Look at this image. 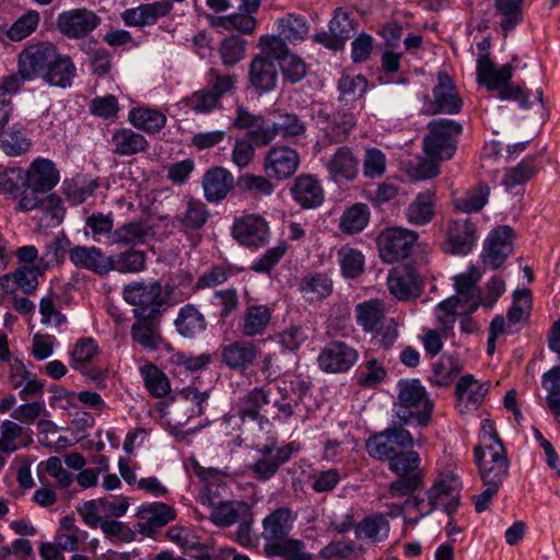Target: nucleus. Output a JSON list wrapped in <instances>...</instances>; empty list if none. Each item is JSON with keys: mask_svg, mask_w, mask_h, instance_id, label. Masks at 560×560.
I'll return each instance as SVG.
<instances>
[{"mask_svg": "<svg viewBox=\"0 0 560 560\" xmlns=\"http://www.w3.org/2000/svg\"><path fill=\"white\" fill-rule=\"evenodd\" d=\"M433 106L431 114H458L463 106V100L458 95L452 78L445 72H439L438 84L433 88Z\"/></svg>", "mask_w": 560, "mask_h": 560, "instance_id": "aec40b11", "label": "nucleus"}, {"mask_svg": "<svg viewBox=\"0 0 560 560\" xmlns=\"http://www.w3.org/2000/svg\"><path fill=\"white\" fill-rule=\"evenodd\" d=\"M368 81L362 75L342 74L338 81L339 98L352 102L360 98L366 91Z\"/></svg>", "mask_w": 560, "mask_h": 560, "instance_id": "680f3d73", "label": "nucleus"}, {"mask_svg": "<svg viewBox=\"0 0 560 560\" xmlns=\"http://www.w3.org/2000/svg\"><path fill=\"white\" fill-rule=\"evenodd\" d=\"M304 542L298 539H284L278 542H267L265 551L268 556L283 557L285 560H312V555L304 551Z\"/></svg>", "mask_w": 560, "mask_h": 560, "instance_id": "de8ad7c7", "label": "nucleus"}, {"mask_svg": "<svg viewBox=\"0 0 560 560\" xmlns=\"http://www.w3.org/2000/svg\"><path fill=\"white\" fill-rule=\"evenodd\" d=\"M293 516L288 508H279L269 514L262 522V537L269 542L285 539L292 528Z\"/></svg>", "mask_w": 560, "mask_h": 560, "instance_id": "72a5a7b5", "label": "nucleus"}, {"mask_svg": "<svg viewBox=\"0 0 560 560\" xmlns=\"http://www.w3.org/2000/svg\"><path fill=\"white\" fill-rule=\"evenodd\" d=\"M397 417L400 422L405 424L411 418H416L420 427H427L431 421L434 405L420 381L400 380L397 383Z\"/></svg>", "mask_w": 560, "mask_h": 560, "instance_id": "f03ea898", "label": "nucleus"}, {"mask_svg": "<svg viewBox=\"0 0 560 560\" xmlns=\"http://www.w3.org/2000/svg\"><path fill=\"white\" fill-rule=\"evenodd\" d=\"M300 291L310 302L320 301L332 292V281L324 273H308L301 279Z\"/></svg>", "mask_w": 560, "mask_h": 560, "instance_id": "ea45409f", "label": "nucleus"}, {"mask_svg": "<svg viewBox=\"0 0 560 560\" xmlns=\"http://www.w3.org/2000/svg\"><path fill=\"white\" fill-rule=\"evenodd\" d=\"M536 172L537 167L534 158H526L516 166L505 171L502 184L508 190H511L517 186L524 185Z\"/></svg>", "mask_w": 560, "mask_h": 560, "instance_id": "864d4df0", "label": "nucleus"}, {"mask_svg": "<svg viewBox=\"0 0 560 560\" xmlns=\"http://www.w3.org/2000/svg\"><path fill=\"white\" fill-rule=\"evenodd\" d=\"M481 272L471 266L467 272L455 277L456 295H453L436 306V318L442 326V334L447 337L452 331L457 314H471L480 306V294L477 283Z\"/></svg>", "mask_w": 560, "mask_h": 560, "instance_id": "f257e3e1", "label": "nucleus"}, {"mask_svg": "<svg viewBox=\"0 0 560 560\" xmlns=\"http://www.w3.org/2000/svg\"><path fill=\"white\" fill-rule=\"evenodd\" d=\"M175 325L178 332L187 338L196 337L207 327L203 315L191 304L180 308Z\"/></svg>", "mask_w": 560, "mask_h": 560, "instance_id": "79ce46f5", "label": "nucleus"}, {"mask_svg": "<svg viewBox=\"0 0 560 560\" xmlns=\"http://www.w3.org/2000/svg\"><path fill=\"white\" fill-rule=\"evenodd\" d=\"M408 221L415 225H424L434 217V194L430 190L418 194L406 211Z\"/></svg>", "mask_w": 560, "mask_h": 560, "instance_id": "a19ab883", "label": "nucleus"}, {"mask_svg": "<svg viewBox=\"0 0 560 560\" xmlns=\"http://www.w3.org/2000/svg\"><path fill=\"white\" fill-rule=\"evenodd\" d=\"M513 69L510 63L498 69L489 58V54L481 55L477 60V81L479 84L486 85L489 91L499 90L501 100H515L523 108H527V93L518 85L509 84Z\"/></svg>", "mask_w": 560, "mask_h": 560, "instance_id": "7ed1b4c3", "label": "nucleus"}, {"mask_svg": "<svg viewBox=\"0 0 560 560\" xmlns=\"http://www.w3.org/2000/svg\"><path fill=\"white\" fill-rule=\"evenodd\" d=\"M234 187V177L225 168L217 166L208 170L202 179L205 198L209 202L224 199Z\"/></svg>", "mask_w": 560, "mask_h": 560, "instance_id": "7c9ffc66", "label": "nucleus"}, {"mask_svg": "<svg viewBox=\"0 0 560 560\" xmlns=\"http://www.w3.org/2000/svg\"><path fill=\"white\" fill-rule=\"evenodd\" d=\"M292 198L304 209H314L324 202V189L313 175H300L290 188Z\"/></svg>", "mask_w": 560, "mask_h": 560, "instance_id": "bb28decb", "label": "nucleus"}, {"mask_svg": "<svg viewBox=\"0 0 560 560\" xmlns=\"http://www.w3.org/2000/svg\"><path fill=\"white\" fill-rule=\"evenodd\" d=\"M173 9L168 1L142 3L136 8L127 9L121 13V20L128 26L143 27L153 25L159 19L166 16Z\"/></svg>", "mask_w": 560, "mask_h": 560, "instance_id": "b1692460", "label": "nucleus"}, {"mask_svg": "<svg viewBox=\"0 0 560 560\" xmlns=\"http://www.w3.org/2000/svg\"><path fill=\"white\" fill-rule=\"evenodd\" d=\"M138 522L137 528L140 534L151 537L155 532L174 521L175 510L165 503L151 502L139 506L136 514Z\"/></svg>", "mask_w": 560, "mask_h": 560, "instance_id": "dca6fc26", "label": "nucleus"}, {"mask_svg": "<svg viewBox=\"0 0 560 560\" xmlns=\"http://www.w3.org/2000/svg\"><path fill=\"white\" fill-rule=\"evenodd\" d=\"M383 316V304L378 300H371L357 306V319L366 331L373 330Z\"/></svg>", "mask_w": 560, "mask_h": 560, "instance_id": "052dcab7", "label": "nucleus"}, {"mask_svg": "<svg viewBox=\"0 0 560 560\" xmlns=\"http://www.w3.org/2000/svg\"><path fill=\"white\" fill-rule=\"evenodd\" d=\"M370 220V209L366 203L358 202L348 208L340 218V229L347 234L361 232Z\"/></svg>", "mask_w": 560, "mask_h": 560, "instance_id": "09e8293b", "label": "nucleus"}, {"mask_svg": "<svg viewBox=\"0 0 560 560\" xmlns=\"http://www.w3.org/2000/svg\"><path fill=\"white\" fill-rule=\"evenodd\" d=\"M389 292L398 300H415L421 294V279L413 268L395 271L387 279Z\"/></svg>", "mask_w": 560, "mask_h": 560, "instance_id": "c85d7f7f", "label": "nucleus"}, {"mask_svg": "<svg viewBox=\"0 0 560 560\" xmlns=\"http://www.w3.org/2000/svg\"><path fill=\"white\" fill-rule=\"evenodd\" d=\"M278 28L280 35L292 44L304 40L310 31L307 22L295 14H287L279 19Z\"/></svg>", "mask_w": 560, "mask_h": 560, "instance_id": "603ef678", "label": "nucleus"}, {"mask_svg": "<svg viewBox=\"0 0 560 560\" xmlns=\"http://www.w3.org/2000/svg\"><path fill=\"white\" fill-rule=\"evenodd\" d=\"M124 300L135 306L133 313L138 319L153 318L166 303L162 284L159 281H133L122 290Z\"/></svg>", "mask_w": 560, "mask_h": 560, "instance_id": "39448f33", "label": "nucleus"}, {"mask_svg": "<svg viewBox=\"0 0 560 560\" xmlns=\"http://www.w3.org/2000/svg\"><path fill=\"white\" fill-rule=\"evenodd\" d=\"M524 0H494L497 13L500 15V26L506 36L522 21V4Z\"/></svg>", "mask_w": 560, "mask_h": 560, "instance_id": "8fccbe9b", "label": "nucleus"}, {"mask_svg": "<svg viewBox=\"0 0 560 560\" xmlns=\"http://www.w3.org/2000/svg\"><path fill=\"white\" fill-rule=\"evenodd\" d=\"M101 19L85 8L65 11L58 15V30L69 38H82L94 31Z\"/></svg>", "mask_w": 560, "mask_h": 560, "instance_id": "2eb2a0df", "label": "nucleus"}, {"mask_svg": "<svg viewBox=\"0 0 560 560\" xmlns=\"http://www.w3.org/2000/svg\"><path fill=\"white\" fill-rule=\"evenodd\" d=\"M360 160L353 149L339 147L326 163L329 177L336 182H351L359 174Z\"/></svg>", "mask_w": 560, "mask_h": 560, "instance_id": "4be33fe9", "label": "nucleus"}, {"mask_svg": "<svg viewBox=\"0 0 560 560\" xmlns=\"http://www.w3.org/2000/svg\"><path fill=\"white\" fill-rule=\"evenodd\" d=\"M300 165L299 153L287 145L271 148L264 160V171L269 178L282 180L291 177Z\"/></svg>", "mask_w": 560, "mask_h": 560, "instance_id": "ddd939ff", "label": "nucleus"}, {"mask_svg": "<svg viewBox=\"0 0 560 560\" xmlns=\"http://www.w3.org/2000/svg\"><path fill=\"white\" fill-rule=\"evenodd\" d=\"M358 358V351L352 347L342 341H331L320 351L318 364L325 372L342 373L348 371Z\"/></svg>", "mask_w": 560, "mask_h": 560, "instance_id": "f3484780", "label": "nucleus"}, {"mask_svg": "<svg viewBox=\"0 0 560 560\" xmlns=\"http://www.w3.org/2000/svg\"><path fill=\"white\" fill-rule=\"evenodd\" d=\"M513 230L509 225L495 228L487 237L481 255L482 262L499 268L513 250Z\"/></svg>", "mask_w": 560, "mask_h": 560, "instance_id": "4468645a", "label": "nucleus"}, {"mask_svg": "<svg viewBox=\"0 0 560 560\" xmlns=\"http://www.w3.org/2000/svg\"><path fill=\"white\" fill-rule=\"evenodd\" d=\"M386 155L377 148H366L363 158V175L366 178L375 179L382 177L386 172Z\"/></svg>", "mask_w": 560, "mask_h": 560, "instance_id": "69168bd1", "label": "nucleus"}, {"mask_svg": "<svg viewBox=\"0 0 560 560\" xmlns=\"http://www.w3.org/2000/svg\"><path fill=\"white\" fill-rule=\"evenodd\" d=\"M277 136L291 138L303 136L306 131L305 124L295 114L283 113L276 117L272 122Z\"/></svg>", "mask_w": 560, "mask_h": 560, "instance_id": "0e129e2a", "label": "nucleus"}, {"mask_svg": "<svg viewBox=\"0 0 560 560\" xmlns=\"http://www.w3.org/2000/svg\"><path fill=\"white\" fill-rule=\"evenodd\" d=\"M316 125L327 143H342L355 127L357 119L352 113L337 112L329 114L319 109L316 114Z\"/></svg>", "mask_w": 560, "mask_h": 560, "instance_id": "f8f14e48", "label": "nucleus"}, {"mask_svg": "<svg viewBox=\"0 0 560 560\" xmlns=\"http://www.w3.org/2000/svg\"><path fill=\"white\" fill-rule=\"evenodd\" d=\"M258 454L255 463L249 465V470L257 480H269L287 463L292 454L299 450L294 443L278 446L276 439H269L264 445L254 447Z\"/></svg>", "mask_w": 560, "mask_h": 560, "instance_id": "6e6552de", "label": "nucleus"}, {"mask_svg": "<svg viewBox=\"0 0 560 560\" xmlns=\"http://www.w3.org/2000/svg\"><path fill=\"white\" fill-rule=\"evenodd\" d=\"M109 257V272L115 270L120 273H138L145 268L147 256L142 250L129 248Z\"/></svg>", "mask_w": 560, "mask_h": 560, "instance_id": "37998d69", "label": "nucleus"}, {"mask_svg": "<svg viewBox=\"0 0 560 560\" xmlns=\"http://www.w3.org/2000/svg\"><path fill=\"white\" fill-rule=\"evenodd\" d=\"M246 40L232 35L221 42L219 52L224 66L231 67L240 62L245 55Z\"/></svg>", "mask_w": 560, "mask_h": 560, "instance_id": "e2e57ef3", "label": "nucleus"}, {"mask_svg": "<svg viewBox=\"0 0 560 560\" xmlns=\"http://www.w3.org/2000/svg\"><path fill=\"white\" fill-rule=\"evenodd\" d=\"M424 152L431 161L450 160L456 151L455 137L463 131L460 124L451 119H436L428 124Z\"/></svg>", "mask_w": 560, "mask_h": 560, "instance_id": "423d86ee", "label": "nucleus"}, {"mask_svg": "<svg viewBox=\"0 0 560 560\" xmlns=\"http://www.w3.org/2000/svg\"><path fill=\"white\" fill-rule=\"evenodd\" d=\"M418 233L402 228H389L376 238L381 258L388 264L408 257L418 241Z\"/></svg>", "mask_w": 560, "mask_h": 560, "instance_id": "1a4fd4ad", "label": "nucleus"}, {"mask_svg": "<svg viewBox=\"0 0 560 560\" xmlns=\"http://www.w3.org/2000/svg\"><path fill=\"white\" fill-rule=\"evenodd\" d=\"M272 318L268 305H248L238 322V331L244 338H255L267 332Z\"/></svg>", "mask_w": 560, "mask_h": 560, "instance_id": "a878e982", "label": "nucleus"}, {"mask_svg": "<svg viewBox=\"0 0 560 560\" xmlns=\"http://www.w3.org/2000/svg\"><path fill=\"white\" fill-rule=\"evenodd\" d=\"M27 189L49 191L59 182V172L55 164L46 159L35 160L24 173Z\"/></svg>", "mask_w": 560, "mask_h": 560, "instance_id": "cd10ccee", "label": "nucleus"}, {"mask_svg": "<svg viewBox=\"0 0 560 560\" xmlns=\"http://www.w3.org/2000/svg\"><path fill=\"white\" fill-rule=\"evenodd\" d=\"M420 456L415 451H404L388 463V468L397 475L388 491L392 497H405L413 493L423 483L424 472L420 467Z\"/></svg>", "mask_w": 560, "mask_h": 560, "instance_id": "20e7f679", "label": "nucleus"}, {"mask_svg": "<svg viewBox=\"0 0 560 560\" xmlns=\"http://www.w3.org/2000/svg\"><path fill=\"white\" fill-rule=\"evenodd\" d=\"M221 357L222 362L229 368L244 371L255 363L258 348L250 341L237 340L224 346Z\"/></svg>", "mask_w": 560, "mask_h": 560, "instance_id": "c756f323", "label": "nucleus"}, {"mask_svg": "<svg viewBox=\"0 0 560 560\" xmlns=\"http://www.w3.org/2000/svg\"><path fill=\"white\" fill-rule=\"evenodd\" d=\"M413 445L415 439L411 433L400 425H395L370 436L365 448L372 458L389 463L398 454Z\"/></svg>", "mask_w": 560, "mask_h": 560, "instance_id": "0eeeda50", "label": "nucleus"}, {"mask_svg": "<svg viewBox=\"0 0 560 560\" xmlns=\"http://www.w3.org/2000/svg\"><path fill=\"white\" fill-rule=\"evenodd\" d=\"M132 340L141 347L155 350L162 342V337L156 327L148 323L147 319H138L131 327Z\"/></svg>", "mask_w": 560, "mask_h": 560, "instance_id": "6e6d98bb", "label": "nucleus"}, {"mask_svg": "<svg viewBox=\"0 0 560 560\" xmlns=\"http://www.w3.org/2000/svg\"><path fill=\"white\" fill-rule=\"evenodd\" d=\"M474 454L483 483L502 485V480L509 471V462L503 444H492L489 450L476 446Z\"/></svg>", "mask_w": 560, "mask_h": 560, "instance_id": "9d476101", "label": "nucleus"}, {"mask_svg": "<svg viewBox=\"0 0 560 560\" xmlns=\"http://www.w3.org/2000/svg\"><path fill=\"white\" fill-rule=\"evenodd\" d=\"M57 60L49 65L43 79L49 85L68 88L75 75V67L68 56H61L57 52Z\"/></svg>", "mask_w": 560, "mask_h": 560, "instance_id": "58836bf2", "label": "nucleus"}, {"mask_svg": "<svg viewBox=\"0 0 560 560\" xmlns=\"http://www.w3.org/2000/svg\"><path fill=\"white\" fill-rule=\"evenodd\" d=\"M129 121L137 129L155 133L164 128L166 116L156 109L140 107L129 113Z\"/></svg>", "mask_w": 560, "mask_h": 560, "instance_id": "c03bdc74", "label": "nucleus"}, {"mask_svg": "<svg viewBox=\"0 0 560 560\" xmlns=\"http://www.w3.org/2000/svg\"><path fill=\"white\" fill-rule=\"evenodd\" d=\"M489 194L490 188L488 186H478L468 190L464 196L456 198L454 206L462 212H478L486 205Z\"/></svg>", "mask_w": 560, "mask_h": 560, "instance_id": "13d9d810", "label": "nucleus"}, {"mask_svg": "<svg viewBox=\"0 0 560 560\" xmlns=\"http://www.w3.org/2000/svg\"><path fill=\"white\" fill-rule=\"evenodd\" d=\"M463 371L462 363L452 355H442L432 364L430 381L436 386H448Z\"/></svg>", "mask_w": 560, "mask_h": 560, "instance_id": "a18cd8bd", "label": "nucleus"}, {"mask_svg": "<svg viewBox=\"0 0 560 560\" xmlns=\"http://www.w3.org/2000/svg\"><path fill=\"white\" fill-rule=\"evenodd\" d=\"M338 256L345 276L355 278L362 273L364 257L360 250L345 246L339 249Z\"/></svg>", "mask_w": 560, "mask_h": 560, "instance_id": "774afa93", "label": "nucleus"}, {"mask_svg": "<svg viewBox=\"0 0 560 560\" xmlns=\"http://www.w3.org/2000/svg\"><path fill=\"white\" fill-rule=\"evenodd\" d=\"M268 224L258 215L248 214L234 223V237L246 246L259 247L267 243Z\"/></svg>", "mask_w": 560, "mask_h": 560, "instance_id": "5701e85b", "label": "nucleus"}, {"mask_svg": "<svg viewBox=\"0 0 560 560\" xmlns=\"http://www.w3.org/2000/svg\"><path fill=\"white\" fill-rule=\"evenodd\" d=\"M113 152L118 155H132L145 151L147 139L131 129L124 128L112 136Z\"/></svg>", "mask_w": 560, "mask_h": 560, "instance_id": "e433bc0d", "label": "nucleus"}, {"mask_svg": "<svg viewBox=\"0 0 560 560\" xmlns=\"http://www.w3.org/2000/svg\"><path fill=\"white\" fill-rule=\"evenodd\" d=\"M31 143L22 133L19 124H12L0 130V149L10 156H16L26 152Z\"/></svg>", "mask_w": 560, "mask_h": 560, "instance_id": "49530a36", "label": "nucleus"}, {"mask_svg": "<svg viewBox=\"0 0 560 560\" xmlns=\"http://www.w3.org/2000/svg\"><path fill=\"white\" fill-rule=\"evenodd\" d=\"M387 375L386 369L377 359H370L361 364L357 374V384L363 388H374Z\"/></svg>", "mask_w": 560, "mask_h": 560, "instance_id": "5fc2aeb1", "label": "nucleus"}, {"mask_svg": "<svg viewBox=\"0 0 560 560\" xmlns=\"http://www.w3.org/2000/svg\"><path fill=\"white\" fill-rule=\"evenodd\" d=\"M476 244V228L469 220L452 221L446 231L444 250L454 255L468 254Z\"/></svg>", "mask_w": 560, "mask_h": 560, "instance_id": "6ab92c4d", "label": "nucleus"}, {"mask_svg": "<svg viewBox=\"0 0 560 560\" xmlns=\"http://www.w3.org/2000/svg\"><path fill=\"white\" fill-rule=\"evenodd\" d=\"M212 493V488L209 487L205 500L213 508L210 520L215 525L228 527L249 516L250 506L246 502L220 501Z\"/></svg>", "mask_w": 560, "mask_h": 560, "instance_id": "a211bd4d", "label": "nucleus"}, {"mask_svg": "<svg viewBox=\"0 0 560 560\" xmlns=\"http://www.w3.org/2000/svg\"><path fill=\"white\" fill-rule=\"evenodd\" d=\"M389 528L386 517L382 513H375L364 517L355 525L354 535L359 540L376 544L388 537Z\"/></svg>", "mask_w": 560, "mask_h": 560, "instance_id": "c9c22d12", "label": "nucleus"}, {"mask_svg": "<svg viewBox=\"0 0 560 560\" xmlns=\"http://www.w3.org/2000/svg\"><path fill=\"white\" fill-rule=\"evenodd\" d=\"M488 392L487 384H480L471 374H467L459 378L456 385V395L459 401L466 400V407H474L483 399Z\"/></svg>", "mask_w": 560, "mask_h": 560, "instance_id": "3c124183", "label": "nucleus"}, {"mask_svg": "<svg viewBox=\"0 0 560 560\" xmlns=\"http://www.w3.org/2000/svg\"><path fill=\"white\" fill-rule=\"evenodd\" d=\"M57 49L50 43L31 45L19 56L20 73L23 79L32 80L37 75L43 78L49 65L57 59Z\"/></svg>", "mask_w": 560, "mask_h": 560, "instance_id": "9b49d317", "label": "nucleus"}, {"mask_svg": "<svg viewBox=\"0 0 560 560\" xmlns=\"http://www.w3.org/2000/svg\"><path fill=\"white\" fill-rule=\"evenodd\" d=\"M69 260L74 267L90 270L98 276L109 273L110 257L96 246H73L69 250Z\"/></svg>", "mask_w": 560, "mask_h": 560, "instance_id": "412c9836", "label": "nucleus"}, {"mask_svg": "<svg viewBox=\"0 0 560 560\" xmlns=\"http://www.w3.org/2000/svg\"><path fill=\"white\" fill-rule=\"evenodd\" d=\"M431 505L443 506L447 515H452L459 505V491L453 478L436 480L425 492Z\"/></svg>", "mask_w": 560, "mask_h": 560, "instance_id": "2f4dec72", "label": "nucleus"}, {"mask_svg": "<svg viewBox=\"0 0 560 560\" xmlns=\"http://www.w3.org/2000/svg\"><path fill=\"white\" fill-rule=\"evenodd\" d=\"M210 212L207 206L198 199L189 198L186 210L177 215L178 228L184 231L200 230L208 221Z\"/></svg>", "mask_w": 560, "mask_h": 560, "instance_id": "4c0bfd02", "label": "nucleus"}, {"mask_svg": "<svg viewBox=\"0 0 560 560\" xmlns=\"http://www.w3.org/2000/svg\"><path fill=\"white\" fill-rule=\"evenodd\" d=\"M248 80L250 86L258 94L272 91L278 81V68L276 62L266 59L264 56L256 55L249 65Z\"/></svg>", "mask_w": 560, "mask_h": 560, "instance_id": "393cba45", "label": "nucleus"}, {"mask_svg": "<svg viewBox=\"0 0 560 560\" xmlns=\"http://www.w3.org/2000/svg\"><path fill=\"white\" fill-rule=\"evenodd\" d=\"M141 374L149 393L158 398L168 394L171 387L166 375L153 364H147L141 368Z\"/></svg>", "mask_w": 560, "mask_h": 560, "instance_id": "4d7b16f0", "label": "nucleus"}, {"mask_svg": "<svg viewBox=\"0 0 560 560\" xmlns=\"http://www.w3.org/2000/svg\"><path fill=\"white\" fill-rule=\"evenodd\" d=\"M45 268L42 265H23L12 272L13 281L16 287L25 294L35 292L38 285V277L44 273Z\"/></svg>", "mask_w": 560, "mask_h": 560, "instance_id": "bf43d9fd", "label": "nucleus"}, {"mask_svg": "<svg viewBox=\"0 0 560 560\" xmlns=\"http://www.w3.org/2000/svg\"><path fill=\"white\" fill-rule=\"evenodd\" d=\"M153 235L152 228L145 221L126 222L112 234V244L139 245L147 242Z\"/></svg>", "mask_w": 560, "mask_h": 560, "instance_id": "f704fd0d", "label": "nucleus"}, {"mask_svg": "<svg viewBox=\"0 0 560 560\" xmlns=\"http://www.w3.org/2000/svg\"><path fill=\"white\" fill-rule=\"evenodd\" d=\"M39 23V14L36 11H27L20 16L8 30L7 36L11 40H22L28 37Z\"/></svg>", "mask_w": 560, "mask_h": 560, "instance_id": "338daca9", "label": "nucleus"}, {"mask_svg": "<svg viewBox=\"0 0 560 560\" xmlns=\"http://www.w3.org/2000/svg\"><path fill=\"white\" fill-rule=\"evenodd\" d=\"M270 390L266 387H255L246 393L238 401L237 415L240 419L245 422L250 421H262L266 419L260 415V410L264 406L270 402Z\"/></svg>", "mask_w": 560, "mask_h": 560, "instance_id": "473e14b6", "label": "nucleus"}]
</instances>
